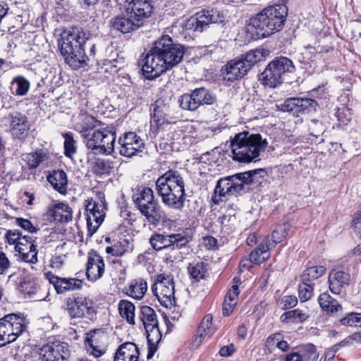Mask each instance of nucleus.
<instances>
[{
	"instance_id": "a211bd4d",
	"label": "nucleus",
	"mask_w": 361,
	"mask_h": 361,
	"mask_svg": "<svg viewBox=\"0 0 361 361\" xmlns=\"http://www.w3.org/2000/svg\"><path fill=\"white\" fill-rule=\"evenodd\" d=\"M236 179V178L228 176L220 179L217 182L212 197V200L215 204H218L219 202L222 201L224 197H227L241 190L240 185L234 183Z\"/></svg>"
},
{
	"instance_id": "aec40b11",
	"label": "nucleus",
	"mask_w": 361,
	"mask_h": 361,
	"mask_svg": "<svg viewBox=\"0 0 361 361\" xmlns=\"http://www.w3.org/2000/svg\"><path fill=\"white\" fill-rule=\"evenodd\" d=\"M142 25L148 18L153 9L150 0H131L126 8Z\"/></svg>"
},
{
	"instance_id": "6e6d98bb",
	"label": "nucleus",
	"mask_w": 361,
	"mask_h": 361,
	"mask_svg": "<svg viewBox=\"0 0 361 361\" xmlns=\"http://www.w3.org/2000/svg\"><path fill=\"white\" fill-rule=\"evenodd\" d=\"M64 138L65 154L68 157H71L76 152L75 140L71 133L65 134Z\"/></svg>"
},
{
	"instance_id": "a878e982",
	"label": "nucleus",
	"mask_w": 361,
	"mask_h": 361,
	"mask_svg": "<svg viewBox=\"0 0 361 361\" xmlns=\"http://www.w3.org/2000/svg\"><path fill=\"white\" fill-rule=\"evenodd\" d=\"M8 119L13 133L17 137H23L30 128L27 117L20 112L10 114Z\"/></svg>"
},
{
	"instance_id": "2f4dec72",
	"label": "nucleus",
	"mask_w": 361,
	"mask_h": 361,
	"mask_svg": "<svg viewBox=\"0 0 361 361\" xmlns=\"http://www.w3.org/2000/svg\"><path fill=\"white\" fill-rule=\"evenodd\" d=\"M147 290V282L142 279L132 280L126 290V294L134 299L141 300Z\"/></svg>"
},
{
	"instance_id": "de8ad7c7",
	"label": "nucleus",
	"mask_w": 361,
	"mask_h": 361,
	"mask_svg": "<svg viewBox=\"0 0 361 361\" xmlns=\"http://www.w3.org/2000/svg\"><path fill=\"white\" fill-rule=\"evenodd\" d=\"M326 268L324 266H313L305 269L302 275L303 281L317 279L324 274Z\"/></svg>"
},
{
	"instance_id": "b1692460",
	"label": "nucleus",
	"mask_w": 361,
	"mask_h": 361,
	"mask_svg": "<svg viewBox=\"0 0 361 361\" xmlns=\"http://www.w3.org/2000/svg\"><path fill=\"white\" fill-rule=\"evenodd\" d=\"M47 212L55 221L59 223H68L73 219V209L66 203H56L49 207Z\"/></svg>"
},
{
	"instance_id": "5701e85b",
	"label": "nucleus",
	"mask_w": 361,
	"mask_h": 361,
	"mask_svg": "<svg viewBox=\"0 0 361 361\" xmlns=\"http://www.w3.org/2000/svg\"><path fill=\"white\" fill-rule=\"evenodd\" d=\"M213 317L212 314H207L200 323L197 334L192 341V348H198L206 337H210L215 331L216 327L212 323Z\"/></svg>"
},
{
	"instance_id": "338daca9",
	"label": "nucleus",
	"mask_w": 361,
	"mask_h": 361,
	"mask_svg": "<svg viewBox=\"0 0 361 361\" xmlns=\"http://www.w3.org/2000/svg\"><path fill=\"white\" fill-rule=\"evenodd\" d=\"M66 255H55L51 259V266L53 268L59 269L64 263Z\"/></svg>"
},
{
	"instance_id": "72a5a7b5",
	"label": "nucleus",
	"mask_w": 361,
	"mask_h": 361,
	"mask_svg": "<svg viewBox=\"0 0 361 361\" xmlns=\"http://www.w3.org/2000/svg\"><path fill=\"white\" fill-rule=\"evenodd\" d=\"M47 154L42 149L22 155V159L26 164L29 169H37L40 164L47 159Z\"/></svg>"
},
{
	"instance_id": "7c9ffc66",
	"label": "nucleus",
	"mask_w": 361,
	"mask_h": 361,
	"mask_svg": "<svg viewBox=\"0 0 361 361\" xmlns=\"http://www.w3.org/2000/svg\"><path fill=\"white\" fill-rule=\"evenodd\" d=\"M145 331L148 342V353L147 357V359H150L153 357L157 350V344L161 339V334L158 324L145 329Z\"/></svg>"
},
{
	"instance_id": "4d7b16f0",
	"label": "nucleus",
	"mask_w": 361,
	"mask_h": 361,
	"mask_svg": "<svg viewBox=\"0 0 361 361\" xmlns=\"http://www.w3.org/2000/svg\"><path fill=\"white\" fill-rule=\"evenodd\" d=\"M19 290L23 294L31 296L37 292L36 283L34 281H20Z\"/></svg>"
},
{
	"instance_id": "a18cd8bd",
	"label": "nucleus",
	"mask_w": 361,
	"mask_h": 361,
	"mask_svg": "<svg viewBox=\"0 0 361 361\" xmlns=\"http://www.w3.org/2000/svg\"><path fill=\"white\" fill-rule=\"evenodd\" d=\"M296 353L304 359L303 361H317L319 356L316 347L312 344L300 348Z\"/></svg>"
},
{
	"instance_id": "864d4df0",
	"label": "nucleus",
	"mask_w": 361,
	"mask_h": 361,
	"mask_svg": "<svg viewBox=\"0 0 361 361\" xmlns=\"http://www.w3.org/2000/svg\"><path fill=\"white\" fill-rule=\"evenodd\" d=\"M351 116L350 109L346 106L338 108L336 112L338 121L343 126L347 125L350 121Z\"/></svg>"
},
{
	"instance_id": "2eb2a0df",
	"label": "nucleus",
	"mask_w": 361,
	"mask_h": 361,
	"mask_svg": "<svg viewBox=\"0 0 361 361\" xmlns=\"http://www.w3.org/2000/svg\"><path fill=\"white\" fill-rule=\"evenodd\" d=\"M119 154L126 157H132L142 152L145 143L134 132L125 133L118 139Z\"/></svg>"
},
{
	"instance_id": "a19ab883",
	"label": "nucleus",
	"mask_w": 361,
	"mask_h": 361,
	"mask_svg": "<svg viewBox=\"0 0 361 361\" xmlns=\"http://www.w3.org/2000/svg\"><path fill=\"white\" fill-rule=\"evenodd\" d=\"M269 246L265 244H260L250 252L249 257L254 264H261L268 259L270 257Z\"/></svg>"
},
{
	"instance_id": "c756f323",
	"label": "nucleus",
	"mask_w": 361,
	"mask_h": 361,
	"mask_svg": "<svg viewBox=\"0 0 361 361\" xmlns=\"http://www.w3.org/2000/svg\"><path fill=\"white\" fill-rule=\"evenodd\" d=\"M199 24H200L202 30L205 26L211 23H217L222 22L224 16L216 9L203 10L197 13L195 15Z\"/></svg>"
},
{
	"instance_id": "0e129e2a",
	"label": "nucleus",
	"mask_w": 361,
	"mask_h": 361,
	"mask_svg": "<svg viewBox=\"0 0 361 361\" xmlns=\"http://www.w3.org/2000/svg\"><path fill=\"white\" fill-rule=\"evenodd\" d=\"M353 226L355 231L361 238V212L355 214L353 219Z\"/></svg>"
},
{
	"instance_id": "603ef678",
	"label": "nucleus",
	"mask_w": 361,
	"mask_h": 361,
	"mask_svg": "<svg viewBox=\"0 0 361 361\" xmlns=\"http://www.w3.org/2000/svg\"><path fill=\"white\" fill-rule=\"evenodd\" d=\"M188 270L190 276L197 281L204 279L207 271L206 266L203 262L191 264Z\"/></svg>"
},
{
	"instance_id": "e433bc0d",
	"label": "nucleus",
	"mask_w": 361,
	"mask_h": 361,
	"mask_svg": "<svg viewBox=\"0 0 361 361\" xmlns=\"http://www.w3.org/2000/svg\"><path fill=\"white\" fill-rule=\"evenodd\" d=\"M192 92L198 107L205 104H213L216 102V96L204 87L196 88Z\"/></svg>"
},
{
	"instance_id": "f3484780",
	"label": "nucleus",
	"mask_w": 361,
	"mask_h": 361,
	"mask_svg": "<svg viewBox=\"0 0 361 361\" xmlns=\"http://www.w3.org/2000/svg\"><path fill=\"white\" fill-rule=\"evenodd\" d=\"M109 25L112 29L122 33L130 32L142 25L127 9L125 13L113 17L109 21Z\"/></svg>"
},
{
	"instance_id": "4468645a",
	"label": "nucleus",
	"mask_w": 361,
	"mask_h": 361,
	"mask_svg": "<svg viewBox=\"0 0 361 361\" xmlns=\"http://www.w3.org/2000/svg\"><path fill=\"white\" fill-rule=\"evenodd\" d=\"M39 354L42 361H68L71 352L67 343L56 341L44 345Z\"/></svg>"
},
{
	"instance_id": "9d476101",
	"label": "nucleus",
	"mask_w": 361,
	"mask_h": 361,
	"mask_svg": "<svg viewBox=\"0 0 361 361\" xmlns=\"http://www.w3.org/2000/svg\"><path fill=\"white\" fill-rule=\"evenodd\" d=\"M5 238L6 242L14 246L22 259L25 262L35 263L37 261V251L34 240L29 235H23L18 230L7 231Z\"/></svg>"
},
{
	"instance_id": "f257e3e1",
	"label": "nucleus",
	"mask_w": 361,
	"mask_h": 361,
	"mask_svg": "<svg viewBox=\"0 0 361 361\" xmlns=\"http://www.w3.org/2000/svg\"><path fill=\"white\" fill-rule=\"evenodd\" d=\"M185 54L184 47L173 42L169 35L157 39L147 54L142 66L143 74L149 80L154 79L180 63Z\"/></svg>"
},
{
	"instance_id": "6ab92c4d",
	"label": "nucleus",
	"mask_w": 361,
	"mask_h": 361,
	"mask_svg": "<svg viewBox=\"0 0 361 361\" xmlns=\"http://www.w3.org/2000/svg\"><path fill=\"white\" fill-rule=\"evenodd\" d=\"M105 264L103 257L92 250L87 254L86 275L89 281H96L104 274Z\"/></svg>"
},
{
	"instance_id": "c9c22d12",
	"label": "nucleus",
	"mask_w": 361,
	"mask_h": 361,
	"mask_svg": "<svg viewBox=\"0 0 361 361\" xmlns=\"http://www.w3.org/2000/svg\"><path fill=\"white\" fill-rule=\"evenodd\" d=\"M118 308L121 317L125 319L129 324L134 325L135 324V307L133 303L127 300H121L118 302Z\"/></svg>"
},
{
	"instance_id": "cd10ccee",
	"label": "nucleus",
	"mask_w": 361,
	"mask_h": 361,
	"mask_svg": "<svg viewBox=\"0 0 361 361\" xmlns=\"http://www.w3.org/2000/svg\"><path fill=\"white\" fill-rule=\"evenodd\" d=\"M106 336L99 330H95L90 334V337L87 338L88 350L96 357H99L104 353V344L102 341L106 339Z\"/></svg>"
},
{
	"instance_id": "49530a36",
	"label": "nucleus",
	"mask_w": 361,
	"mask_h": 361,
	"mask_svg": "<svg viewBox=\"0 0 361 361\" xmlns=\"http://www.w3.org/2000/svg\"><path fill=\"white\" fill-rule=\"evenodd\" d=\"M178 103L180 107L183 110L187 111H195L199 107L195 100V97H193V92L190 94H184L178 98Z\"/></svg>"
},
{
	"instance_id": "79ce46f5",
	"label": "nucleus",
	"mask_w": 361,
	"mask_h": 361,
	"mask_svg": "<svg viewBox=\"0 0 361 361\" xmlns=\"http://www.w3.org/2000/svg\"><path fill=\"white\" fill-rule=\"evenodd\" d=\"M285 105L293 109V106H297L302 110L309 108L315 109L317 103L315 100L310 98H289L285 102Z\"/></svg>"
},
{
	"instance_id": "3c124183",
	"label": "nucleus",
	"mask_w": 361,
	"mask_h": 361,
	"mask_svg": "<svg viewBox=\"0 0 361 361\" xmlns=\"http://www.w3.org/2000/svg\"><path fill=\"white\" fill-rule=\"evenodd\" d=\"M307 317L308 316L306 312H304L302 310L299 309H295L283 313L281 318L283 322H287L289 319H293L294 322H301L306 320Z\"/></svg>"
},
{
	"instance_id": "09e8293b",
	"label": "nucleus",
	"mask_w": 361,
	"mask_h": 361,
	"mask_svg": "<svg viewBox=\"0 0 361 361\" xmlns=\"http://www.w3.org/2000/svg\"><path fill=\"white\" fill-rule=\"evenodd\" d=\"M112 169V162L104 159H96L92 165L93 172L98 175L109 173Z\"/></svg>"
},
{
	"instance_id": "4c0bfd02",
	"label": "nucleus",
	"mask_w": 361,
	"mask_h": 361,
	"mask_svg": "<svg viewBox=\"0 0 361 361\" xmlns=\"http://www.w3.org/2000/svg\"><path fill=\"white\" fill-rule=\"evenodd\" d=\"M140 319L145 329L158 324L155 311L149 306H142L140 307Z\"/></svg>"
},
{
	"instance_id": "20e7f679",
	"label": "nucleus",
	"mask_w": 361,
	"mask_h": 361,
	"mask_svg": "<svg viewBox=\"0 0 361 361\" xmlns=\"http://www.w3.org/2000/svg\"><path fill=\"white\" fill-rule=\"evenodd\" d=\"M87 37L85 31L78 27L64 30L59 40V49L65 61L73 69L82 67L86 56L82 46Z\"/></svg>"
},
{
	"instance_id": "c03bdc74",
	"label": "nucleus",
	"mask_w": 361,
	"mask_h": 361,
	"mask_svg": "<svg viewBox=\"0 0 361 361\" xmlns=\"http://www.w3.org/2000/svg\"><path fill=\"white\" fill-rule=\"evenodd\" d=\"M97 121L92 116H85L81 123L76 125V130L79 131L82 137L89 132H92L97 126Z\"/></svg>"
},
{
	"instance_id": "473e14b6",
	"label": "nucleus",
	"mask_w": 361,
	"mask_h": 361,
	"mask_svg": "<svg viewBox=\"0 0 361 361\" xmlns=\"http://www.w3.org/2000/svg\"><path fill=\"white\" fill-rule=\"evenodd\" d=\"M269 54V51L265 49H256L248 51L240 59L244 64L247 66V70L249 71L255 63L264 60Z\"/></svg>"
},
{
	"instance_id": "774afa93",
	"label": "nucleus",
	"mask_w": 361,
	"mask_h": 361,
	"mask_svg": "<svg viewBox=\"0 0 361 361\" xmlns=\"http://www.w3.org/2000/svg\"><path fill=\"white\" fill-rule=\"evenodd\" d=\"M9 260L4 252H0V274L4 273L9 267Z\"/></svg>"
},
{
	"instance_id": "dca6fc26",
	"label": "nucleus",
	"mask_w": 361,
	"mask_h": 361,
	"mask_svg": "<svg viewBox=\"0 0 361 361\" xmlns=\"http://www.w3.org/2000/svg\"><path fill=\"white\" fill-rule=\"evenodd\" d=\"M92 300L86 296H78L75 298H68L67 310L71 317L80 318L91 315L94 313Z\"/></svg>"
},
{
	"instance_id": "69168bd1",
	"label": "nucleus",
	"mask_w": 361,
	"mask_h": 361,
	"mask_svg": "<svg viewBox=\"0 0 361 361\" xmlns=\"http://www.w3.org/2000/svg\"><path fill=\"white\" fill-rule=\"evenodd\" d=\"M202 243L207 249L212 250L216 245V240L212 236H205L202 238Z\"/></svg>"
},
{
	"instance_id": "393cba45",
	"label": "nucleus",
	"mask_w": 361,
	"mask_h": 361,
	"mask_svg": "<svg viewBox=\"0 0 361 361\" xmlns=\"http://www.w3.org/2000/svg\"><path fill=\"white\" fill-rule=\"evenodd\" d=\"M140 352L136 344L126 342L118 348L114 361H138Z\"/></svg>"
},
{
	"instance_id": "37998d69",
	"label": "nucleus",
	"mask_w": 361,
	"mask_h": 361,
	"mask_svg": "<svg viewBox=\"0 0 361 361\" xmlns=\"http://www.w3.org/2000/svg\"><path fill=\"white\" fill-rule=\"evenodd\" d=\"M130 240L126 238L120 239L111 246L106 247V252L114 256H122L130 247Z\"/></svg>"
},
{
	"instance_id": "bf43d9fd",
	"label": "nucleus",
	"mask_w": 361,
	"mask_h": 361,
	"mask_svg": "<svg viewBox=\"0 0 361 361\" xmlns=\"http://www.w3.org/2000/svg\"><path fill=\"white\" fill-rule=\"evenodd\" d=\"M231 177L237 178L235 180L234 183H236L240 185L241 190L244 187V184H247L252 182V175L250 171L237 173L235 175L231 176Z\"/></svg>"
},
{
	"instance_id": "bb28decb",
	"label": "nucleus",
	"mask_w": 361,
	"mask_h": 361,
	"mask_svg": "<svg viewBox=\"0 0 361 361\" xmlns=\"http://www.w3.org/2000/svg\"><path fill=\"white\" fill-rule=\"evenodd\" d=\"M350 281V276L349 274L343 271L333 270L329 275V288L334 294L341 293L344 286L348 285Z\"/></svg>"
},
{
	"instance_id": "423d86ee",
	"label": "nucleus",
	"mask_w": 361,
	"mask_h": 361,
	"mask_svg": "<svg viewBox=\"0 0 361 361\" xmlns=\"http://www.w3.org/2000/svg\"><path fill=\"white\" fill-rule=\"evenodd\" d=\"M133 200L148 223L157 226L163 216V212L154 200V193L149 188L138 190L133 196Z\"/></svg>"
},
{
	"instance_id": "ea45409f",
	"label": "nucleus",
	"mask_w": 361,
	"mask_h": 361,
	"mask_svg": "<svg viewBox=\"0 0 361 361\" xmlns=\"http://www.w3.org/2000/svg\"><path fill=\"white\" fill-rule=\"evenodd\" d=\"M318 302L322 310L327 312H336L338 311V310L341 308V305L338 303V302L335 299H334L330 295L326 293H322L319 295L318 298Z\"/></svg>"
},
{
	"instance_id": "f03ea898",
	"label": "nucleus",
	"mask_w": 361,
	"mask_h": 361,
	"mask_svg": "<svg viewBox=\"0 0 361 361\" xmlns=\"http://www.w3.org/2000/svg\"><path fill=\"white\" fill-rule=\"evenodd\" d=\"M156 190L166 206L176 210L183 207L185 183L178 171L169 170L160 176L156 181Z\"/></svg>"
},
{
	"instance_id": "9b49d317",
	"label": "nucleus",
	"mask_w": 361,
	"mask_h": 361,
	"mask_svg": "<svg viewBox=\"0 0 361 361\" xmlns=\"http://www.w3.org/2000/svg\"><path fill=\"white\" fill-rule=\"evenodd\" d=\"M152 290L162 306L169 308L174 305V283L170 276L159 275Z\"/></svg>"
},
{
	"instance_id": "58836bf2",
	"label": "nucleus",
	"mask_w": 361,
	"mask_h": 361,
	"mask_svg": "<svg viewBox=\"0 0 361 361\" xmlns=\"http://www.w3.org/2000/svg\"><path fill=\"white\" fill-rule=\"evenodd\" d=\"M11 89L13 94L18 96H25L30 90V82L23 76L18 75L13 78L11 81Z\"/></svg>"
},
{
	"instance_id": "412c9836",
	"label": "nucleus",
	"mask_w": 361,
	"mask_h": 361,
	"mask_svg": "<svg viewBox=\"0 0 361 361\" xmlns=\"http://www.w3.org/2000/svg\"><path fill=\"white\" fill-rule=\"evenodd\" d=\"M247 71V66L240 58L228 62L221 69V75L224 80L233 81L241 78Z\"/></svg>"
},
{
	"instance_id": "680f3d73",
	"label": "nucleus",
	"mask_w": 361,
	"mask_h": 361,
	"mask_svg": "<svg viewBox=\"0 0 361 361\" xmlns=\"http://www.w3.org/2000/svg\"><path fill=\"white\" fill-rule=\"evenodd\" d=\"M238 294V286L237 285H233L232 286V289H231L226 294L224 300L231 302L232 303L237 304Z\"/></svg>"
},
{
	"instance_id": "7ed1b4c3",
	"label": "nucleus",
	"mask_w": 361,
	"mask_h": 361,
	"mask_svg": "<svg viewBox=\"0 0 361 361\" xmlns=\"http://www.w3.org/2000/svg\"><path fill=\"white\" fill-rule=\"evenodd\" d=\"M268 145L260 134L244 131L236 134L231 142L232 157L240 163L256 161Z\"/></svg>"
},
{
	"instance_id": "1a4fd4ad",
	"label": "nucleus",
	"mask_w": 361,
	"mask_h": 361,
	"mask_svg": "<svg viewBox=\"0 0 361 361\" xmlns=\"http://www.w3.org/2000/svg\"><path fill=\"white\" fill-rule=\"evenodd\" d=\"M295 66L291 60L286 57H279L271 61L262 73L260 80L263 85L276 87L282 83L283 75L292 73Z\"/></svg>"
},
{
	"instance_id": "6e6552de",
	"label": "nucleus",
	"mask_w": 361,
	"mask_h": 361,
	"mask_svg": "<svg viewBox=\"0 0 361 361\" xmlns=\"http://www.w3.org/2000/svg\"><path fill=\"white\" fill-rule=\"evenodd\" d=\"M86 147L95 154H111L114 152L116 133L109 128L94 130L84 135Z\"/></svg>"
},
{
	"instance_id": "c85d7f7f",
	"label": "nucleus",
	"mask_w": 361,
	"mask_h": 361,
	"mask_svg": "<svg viewBox=\"0 0 361 361\" xmlns=\"http://www.w3.org/2000/svg\"><path fill=\"white\" fill-rule=\"evenodd\" d=\"M194 126L191 123H181L177 126L171 128V131L168 133L169 140L171 145L175 143H180L188 134L192 133Z\"/></svg>"
},
{
	"instance_id": "052dcab7",
	"label": "nucleus",
	"mask_w": 361,
	"mask_h": 361,
	"mask_svg": "<svg viewBox=\"0 0 361 361\" xmlns=\"http://www.w3.org/2000/svg\"><path fill=\"white\" fill-rule=\"evenodd\" d=\"M16 223L18 226L23 228L25 231H27L30 233H35L37 231V229L32 225V224L27 219H17Z\"/></svg>"
},
{
	"instance_id": "0eeeda50",
	"label": "nucleus",
	"mask_w": 361,
	"mask_h": 361,
	"mask_svg": "<svg viewBox=\"0 0 361 361\" xmlns=\"http://www.w3.org/2000/svg\"><path fill=\"white\" fill-rule=\"evenodd\" d=\"M28 322L21 314H8L0 319V348L11 343L27 330Z\"/></svg>"
},
{
	"instance_id": "39448f33",
	"label": "nucleus",
	"mask_w": 361,
	"mask_h": 361,
	"mask_svg": "<svg viewBox=\"0 0 361 361\" xmlns=\"http://www.w3.org/2000/svg\"><path fill=\"white\" fill-rule=\"evenodd\" d=\"M288 15L284 4L269 6L250 19V25L259 38L267 37L282 29Z\"/></svg>"
},
{
	"instance_id": "4be33fe9",
	"label": "nucleus",
	"mask_w": 361,
	"mask_h": 361,
	"mask_svg": "<svg viewBox=\"0 0 361 361\" xmlns=\"http://www.w3.org/2000/svg\"><path fill=\"white\" fill-rule=\"evenodd\" d=\"M47 278L59 294L69 290H79L82 286V281L77 279L60 278L51 273L47 274Z\"/></svg>"
},
{
	"instance_id": "f8f14e48",
	"label": "nucleus",
	"mask_w": 361,
	"mask_h": 361,
	"mask_svg": "<svg viewBox=\"0 0 361 361\" xmlns=\"http://www.w3.org/2000/svg\"><path fill=\"white\" fill-rule=\"evenodd\" d=\"M191 240L192 237L183 231L166 235L161 233H154L149 238V243L154 250L159 251L171 247L181 248L186 246Z\"/></svg>"
},
{
	"instance_id": "e2e57ef3",
	"label": "nucleus",
	"mask_w": 361,
	"mask_h": 361,
	"mask_svg": "<svg viewBox=\"0 0 361 361\" xmlns=\"http://www.w3.org/2000/svg\"><path fill=\"white\" fill-rule=\"evenodd\" d=\"M282 335L281 334H274L269 336L266 342L267 347L270 349L278 347L277 343L280 341Z\"/></svg>"
},
{
	"instance_id": "ddd939ff",
	"label": "nucleus",
	"mask_w": 361,
	"mask_h": 361,
	"mask_svg": "<svg viewBox=\"0 0 361 361\" xmlns=\"http://www.w3.org/2000/svg\"><path fill=\"white\" fill-rule=\"evenodd\" d=\"M85 208L88 232L90 235H92L104 221L106 215L105 204L102 200L97 201L90 199L87 200Z\"/></svg>"
},
{
	"instance_id": "f704fd0d",
	"label": "nucleus",
	"mask_w": 361,
	"mask_h": 361,
	"mask_svg": "<svg viewBox=\"0 0 361 361\" xmlns=\"http://www.w3.org/2000/svg\"><path fill=\"white\" fill-rule=\"evenodd\" d=\"M47 180L54 187V188L61 193H65L67 186V177L63 171H54L47 177Z\"/></svg>"
},
{
	"instance_id": "8fccbe9b",
	"label": "nucleus",
	"mask_w": 361,
	"mask_h": 361,
	"mask_svg": "<svg viewBox=\"0 0 361 361\" xmlns=\"http://www.w3.org/2000/svg\"><path fill=\"white\" fill-rule=\"evenodd\" d=\"M290 230V225L289 224H283L278 225L273 231L271 235L272 242L276 245L281 242L288 234Z\"/></svg>"
},
{
	"instance_id": "13d9d810",
	"label": "nucleus",
	"mask_w": 361,
	"mask_h": 361,
	"mask_svg": "<svg viewBox=\"0 0 361 361\" xmlns=\"http://www.w3.org/2000/svg\"><path fill=\"white\" fill-rule=\"evenodd\" d=\"M184 27L186 30L193 32H201L203 31L200 24L198 23V20H197V18L195 15L187 19L185 23Z\"/></svg>"
},
{
	"instance_id": "5fc2aeb1",
	"label": "nucleus",
	"mask_w": 361,
	"mask_h": 361,
	"mask_svg": "<svg viewBox=\"0 0 361 361\" xmlns=\"http://www.w3.org/2000/svg\"><path fill=\"white\" fill-rule=\"evenodd\" d=\"M306 282L304 281L298 288V297L302 302L308 300L312 295L313 288Z\"/></svg>"
}]
</instances>
